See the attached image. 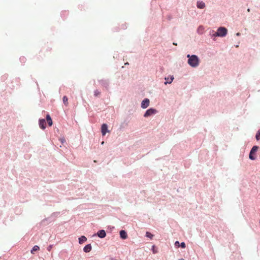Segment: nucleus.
<instances>
[{
    "instance_id": "72a5a7b5",
    "label": "nucleus",
    "mask_w": 260,
    "mask_h": 260,
    "mask_svg": "<svg viewBox=\"0 0 260 260\" xmlns=\"http://www.w3.org/2000/svg\"><path fill=\"white\" fill-rule=\"evenodd\" d=\"M104 142H102V144H104Z\"/></svg>"
},
{
    "instance_id": "9b49d317",
    "label": "nucleus",
    "mask_w": 260,
    "mask_h": 260,
    "mask_svg": "<svg viewBox=\"0 0 260 260\" xmlns=\"http://www.w3.org/2000/svg\"><path fill=\"white\" fill-rule=\"evenodd\" d=\"M91 248H92V247H91V245L88 244L84 247L83 250L85 252H89L91 251Z\"/></svg>"
},
{
    "instance_id": "dca6fc26",
    "label": "nucleus",
    "mask_w": 260,
    "mask_h": 260,
    "mask_svg": "<svg viewBox=\"0 0 260 260\" xmlns=\"http://www.w3.org/2000/svg\"><path fill=\"white\" fill-rule=\"evenodd\" d=\"M62 100H63V102L64 104L66 105V106H67L68 105V99L67 96H64L63 97Z\"/></svg>"
},
{
    "instance_id": "1a4fd4ad",
    "label": "nucleus",
    "mask_w": 260,
    "mask_h": 260,
    "mask_svg": "<svg viewBox=\"0 0 260 260\" xmlns=\"http://www.w3.org/2000/svg\"><path fill=\"white\" fill-rule=\"evenodd\" d=\"M97 235L101 238H105L106 236V232L104 230L99 231L98 232Z\"/></svg>"
},
{
    "instance_id": "6e6552de",
    "label": "nucleus",
    "mask_w": 260,
    "mask_h": 260,
    "mask_svg": "<svg viewBox=\"0 0 260 260\" xmlns=\"http://www.w3.org/2000/svg\"><path fill=\"white\" fill-rule=\"evenodd\" d=\"M39 126L41 128L44 129L46 127V121L44 119H40L39 120Z\"/></svg>"
},
{
    "instance_id": "20e7f679",
    "label": "nucleus",
    "mask_w": 260,
    "mask_h": 260,
    "mask_svg": "<svg viewBox=\"0 0 260 260\" xmlns=\"http://www.w3.org/2000/svg\"><path fill=\"white\" fill-rule=\"evenodd\" d=\"M258 149V147L256 146H253L249 153V157L251 160H254L255 157L254 156L253 154L255 153Z\"/></svg>"
},
{
    "instance_id": "7c9ffc66",
    "label": "nucleus",
    "mask_w": 260,
    "mask_h": 260,
    "mask_svg": "<svg viewBox=\"0 0 260 260\" xmlns=\"http://www.w3.org/2000/svg\"><path fill=\"white\" fill-rule=\"evenodd\" d=\"M247 11H248V12H249V11H250V9H249V8H248V9H247Z\"/></svg>"
},
{
    "instance_id": "473e14b6",
    "label": "nucleus",
    "mask_w": 260,
    "mask_h": 260,
    "mask_svg": "<svg viewBox=\"0 0 260 260\" xmlns=\"http://www.w3.org/2000/svg\"><path fill=\"white\" fill-rule=\"evenodd\" d=\"M179 260H184L183 258L179 259Z\"/></svg>"
},
{
    "instance_id": "aec40b11",
    "label": "nucleus",
    "mask_w": 260,
    "mask_h": 260,
    "mask_svg": "<svg viewBox=\"0 0 260 260\" xmlns=\"http://www.w3.org/2000/svg\"><path fill=\"white\" fill-rule=\"evenodd\" d=\"M127 28L126 24H123L121 25V28L123 29H125Z\"/></svg>"
},
{
    "instance_id": "0eeeda50",
    "label": "nucleus",
    "mask_w": 260,
    "mask_h": 260,
    "mask_svg": "<svg viewBox=\"0 0 260 260\" xmlns=\"http://www.w3.org/2000/svg\"><path fill=\"white\" fill-rule=\"evenodd\" d=\"M101 132L103 136H105L106 133L108 132V126L105 123L103 124L101 127Z\"/></svg>"
},
{
    "instance_id": "b1692460",
    "label": "nucleus",
    "mask_w": 260,
    "mask_h": 260,
    "mask_svg": "<svg viewBox=\"0 0 260 260\" xmlns=\"http://www.w3.org/2000/svg\"><path fill=\"white\" fill-rule=\"evenodd\" d=\"M175 245L176 246L179 247V242L178 241H176L175 243Z\"/></svg>"
},
{
    "instance_id": "393cba45",
    "label": "nucleus",
    "mask_w": 260,
    "mask_h": 260,
    "mask_svg": "<svg viewBox=\"0 0 260 260\" xmlns=\"http://www.w3.org/2000/svg\"><path fill=\"white\" fill-rule=\"evenodd\" d=\"M51 248H52V246H51V245H50V246H49L48 247V248H47V250H48V251H50V250H51Z\"/></svg>"
},
{
    "instance_id": "412c9836",
    "label": "nucleus",
    "mask_w": 260,
    "mask_h": 260,
    "mask_svg": "<svg viewBox=\"0 0 260 260\" xmlns=\"http://www.w3.org/2000/svg\"><path fill=\"white\" fill-rule=\"evenodd\" d=\"M169 77L170 79V81H173V80L174 79V77L173 75H169Z\"/></svg>"
},
{
    "instance_id": "6ab92c4d",
    "label": "nucleus",
    "mask_w": 260,
    "mask_h": 260,
    "mask_svg": "<svg viewBox=\"0 0 260 260\" xmlns=\"http://www.w3.org/2000/svg\"><path fill=\"white\" fill-rule=\"evenodd\" d=\"M146 236L147 237H149V238H151V239L152 238V237H153V235L151 233H150L149 232H147L146 233Z\"/></svg>"
},
{
    "instance_id": "c756f323",
    "label": "nucleus",
    "mask_w": 260,
    "mask_h": 260,
    "mask_svg": "<svg viewBox=\"0 0 260 260\" xmlns=\"http://www.w3.org/2000/svg\"><path fill=\"white\" fill-rule=\"evenodd\" d=\"M153 253H156L155 250H153Z\"/></svg>"
},
{
    "instance_id": "423d86ee",
    "label": "nucleus",
    "mask_w": 260,
    "mask_h": 260,
    "mask_svg": "<svg viewBox=\"0 0 260 260\" xmlns=\"http://www.w3.org/2000/svg\"><path fill=\"white\" fill-rule=\"evenodd\" d=\"M197 7L198 9H203L206 7V5L204 2L199 1L197 3Z\"/></svg>"
},
{
    "instance_id": "cd10ccee",
    "label": "nucleus",
    "mask_w": 260,
    "mask_h": 260,
    "mask_svg": "<svg viewBox=\"0 0 260 260\" xmlns=\"http://www.w3.org/2000/svg\"><path fill=\"white\" fill-rule=\"evenodd\" d=\"M173 45H177V43H175V42H174V43H173Z\"/></svg>"
},
{
    "instance_id": "4be33fe9",
    "label": "nucleus",
    "mask_w": 260,
    "mask_h": 260,
    "mask_svg": "<svg viewBox=\"0 0 260 260\" xmlns=\"http://www.w3.org/2000/svg\"><path fill=\"white\" fill-rule=\"evenodd\" d=\"M180 246H181L182 248H184L185 247V246H186L185 243H184V242H182V243H181V244H180Z\"/></svg>"
},
{
    "instance_id": "f8f14e48",
    "label": "nucleus",
    "mask_w": 260,
    "mask_h": 260,
    "mask_svg": "<svg viewBox=\"0 0 260 260\" xmlns=\"http://www.w3.org/2000/svg\"><path fill=\"white\" fill-rule=\"evenodd\" d=\"M204 29V27L202 25H200L198 27L197 32L199 35H202L203 34Z\"/></svg>"
},
{
    "instance_id": "39448f33",
    "label": "nucleus",
    "mask_w": 260,
    "mask_h": 260,
    "mask_svg": "<svg viewBox=\"0 0 260 260\" xmlns=\"http://www.w3.org/2000/svg\"><path fill=\"white\" fill-rule=\"evenodd\" d=\"M149 100L148 99H145L141 103V107L143 109H146L149 105Z\"/></svg>"
},
{
    "instance_id": "2f4dec72",
    "label": "nucleus",
    "mask_w": 260,
    "mask_h": 260,
    "mask_svg": "<svg viewBox=\"0 0 260 260\" xmlns=\"http://www.w3.org/2000/svg\"><path fill=\"white\" fill-rule=\"evenodd\" d=\"M239 47V45H236V47Z\"/></svg>"
},
{
    "instance_id": "c85d7f7f",
    "label": "nucleus",
    "mask_w": 260,
    "mask_h": 260,
    "mask_svg": "<svg viewBox=\"0 0 260 260\" xmlns=\"http://www.w3.org/2000/svg\"><path fill=\"white\" fill-rule=\"evenodd\" d=\"M168 83H171V82H165V84H167Z\"/></svg>"
},
{
    "instance_id": "5701e85b",
    "label": "nucleus",
    "mask_w": 260,
    "mask_h": 260,
    "mask_svg": "<svg viewBox=\"0 0 260 260\" xmlns=\"http://www.w3.org/2000/svg\"><path fill=\"white\" fill-rule=\"evenodd\" d=\"M100 94V92H99L98 90H96L94 92V95L95 96H98V95H99Z\"/></svg>"
},
{
    "instance_id": "7ed1b4c3",
    "label": "nucleus",
    "mask_w": 260,
    "mask_h": 260,
    "mask_svg": "<svg viewBox=\"0 0 260 260\" xmlns=\"http://www.w3.org/2000/svg\"><path fill=\"white\" fill-rule=\"evenodd\" d=\"M157 111L155 109L150 108L148 109L144 115L145 117H147L152 115L156 114Z\"/></svg>"
},
{
    "instance_id": "f3484780",
    "label": "nucleus",
    "mask_w": 260,
    "mask_h": 260,
    "mask_svg": "<svg viewBox=\"0 0 260 260\" xmlns=\"http://www.w3.org/2000/svg\"><path fill=\"white\" fill-rule=\"evenodd\" d=\"M26 60V58L24 56H21V57H20V61L22 63H25Z\"/></svg>"
},
{
    "instance_id": "ddd939ff",
    "label": "nucleus",
    "mask_w": 260,
    "mask_h": 260,
    "mask_svg": "<svg viewBox=\"0 0 260 260\" xmlns=\"http://www.w3.org/2000/svg\"><path fill=\"white\" fill-rule=\"evenodd\" d=\"M46 120L48 122V124L49 125V126H51L52 125V119L51 118V117L49 115H47L46 116Z\"/></svg>"
},
{
    "instance_id": "2eb2a0df",
    "label": "nucleus",
    "mask_w": 260,
    "mask_h": 260,
    "mask_svg": "<svg viewBox=\"0 0 260 260\" xmlns=\"http://www.w3.org/2000/svg\"><path fill=\"white\" fill-rule=\"evenodd\" d=\"M39 249H40V247L37 245H35L33 247L32 249L31 250V253L32 254H34V251L39 250Z\"/></svg>"
},
{
    "instance_id": "f257e3e1",
    "label": "nucleus",
    "mask_w": 260,
    "mask_h": 260,
    "mask_svg": "<svg viewBox=\"0 0 260 260\" xmlns=\"http://www.w3.org/2000/svg\"><path fill=\"white\" fill-rule=\"evenodd\" d=\"M227 34L228 29L223 26L219 27L216 32H215L214 30H210L209 32V35L214 41H215L216 37L223 38L226 36Z\"/></svg>"
},
{
    "instance_id": "9d476101",
    "label": "nucleus",
    "mask_w": 260,
    "mask_h": 260,
    "mask_svg": "<svg viewBox=\"0 0 260 260\" xmlns=\"http://www.w3.org/2000/svg\"><path fill=\"white\" fill-rule=\"evenodd\" d=\"M120 236L122 239H125L127 237V233L124 230H121L120 231Z\"/></svg>"
},
{
    "instance_id": "a211bd4d",
    "label": "nucleus",
    "mask_w": 260,
    "mask_h": 260,
    "mask_svg": "<svg viewBox=\"0 0 260 260\" xmlns=\"http://www.w3.org/2000/svg\"><path fill=\"white\" fill-rule=\"evenodd\" d=\"M260 137V129L258 131L256 135L255 138L257 140L259 139Z\"/></svg>"
},
{
    "instance_id": "4468645a",
    "label": "nucleus",
    "mask_w": 260,
    "mask_h": 260,
    "mask_svg": "<svg viewBox=\"0 0 260 260\" xmlns=\"http://www.w3.org/2000/svg\"><path fill=\"white\" fill-rule=\"evenodd\" d=\"M87 240V238L84 236H82L79 238V243L82 244Z\"/></svg>"
},
{
    "instance_id": "f03ea898",
    "label": "nucleus",
    "mask_w": 260,
    "mask_h": 260,
    "mask_svg": "<svg viewBox=\"0 0 260 260\" xmlns=\"http://www.w3.org/2000/svg\"><path fill=\"white\" fill-rule=\"evenodd\" d=\"M186 57L188 58L187 63L191 67L196 68L199 66L200 58L197 55L188 54L186 55Z\"/></svg>"
},
{
    "instance_id": "bb28decb",
    "label": "nucleus",
    "mask_w": 260,
    "mask_h": 260,
    "mask_svg": "<svg viewBox=\"0 0 260 260\" xmlns=\"http://www.w3.org/2000/svg\"><path fill=\"white\" fill-rule=\"evenodd\" d=\"M165 79L167 81L168 80V78H167L166 77H165Z\"/></svg>"
},
{
    "instance_id": "a878e982",
    "label": "nucleus",
    "mask_w": 260,
    "mask_h": 260,
    "mask_svg": "<svg viewBox=\"0 0 260 260\" xmlns=\"http://www.w3.org/2000/svg\"><path fill=\"white\" fill-rule=\"evenodd\" d=\"M240 35H241V34H240V32H237V33L236 34V36L239 37V36H240Z\"/></svg>"
}]
</instances>
